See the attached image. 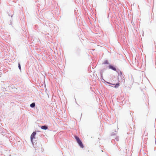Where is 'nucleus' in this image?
I'll use <instances>...</instances> for the list:
<instances>
[{"label": "nucleus", "mask_w": 156, "mask_h": 156, "mask_svg": "<svg viewBox=\"0 0 156 156\" xmlns=\"http://www.w3.org/2000/svg\"><path fill=\"white\" fill-rule=\"evenodd\" d=\"M75 137L80 147L82 148H83V144L79 137L77 136H75Z\"/></svg>", "instance_id": "nucleus-1"}, {"label": "nucleus", "mask_w": 156, "mask_h": 156, "mask_svg": "<svg viewBox=\"0 0 156 156\" xmlns=\"http://www.w3.org/2000/svg\"><path fill=\"white\" fill-rule=\"evenodd\" d=\"M36 134V133L35 132H34L30 136L31 140L32 142H33V139H35V135Z\"/></svg>", "instance_id": "nucleus-2"}, {"label": "nucleus", "mask_w": 156, "mask_h": 156, "mask_svg": "<svg viewBox=\"0 0 156 156\" xmlns=\"http://www.w3.org/2000/svg\"><path fill=\"white\" fill-rule=\"evenodd\" d=\"M109 69H112L114 71H116V69L115 68V67H114L111 65H109Z\"/></svg>", "instance_id": "nucleus-3"}, {"label": "nucleus", "mask_w": 156, "mask_h": 156, "mask_svg": "<svg viewBox=\"0 0 156 156\" xmlns=\"http://www.w3.org/2000/svg\"><path fill=\"white\" fill-rule=\"evenodd\" d=\"M41 128L42 129L46 130L48 129V127L46 126H42L41 127Z\"/></svg>", "instance_id": "nucleus-4"}, {"label": "nucleus", "mask_w": 156, "mask_h": 156, "mask_svg": "<svg viewBox=\"0 0 156 156\" xmlns=\"http://www.w3.org/2000/svg\"><path fill=\"white\" fill-rule=\"evenodd\" d=\"M35 103H33L30 105V106L32 108H33L35 106Z\"/></svg>", "instance_id": "nucleus-5"}, {"label": "nucleus", "mask_w": 156, "mask_h": 156, "mask_svg": "<svg viewBox=\"0 0 156 156\" xmlns=\"http://www.w3.org/2000/svg\"><path fill=\"white\" fill-rule=\"evenodd\" d=\"M119 83H117L115 84V87L116 88H117L118 87H119Z\"/></svg>", "instance_id": "nucleus-6"}, {"label": "nucleus", "mask_w": 156, "mask_h": 156, "mask_svg": "<svg viewBox=\"0 0 156 156\" xmlns=\"http://www.w3.org/2000/svg\"><path fill=\"white\" fill-rule=\"evenodd\" d=\"M104 64H108V61L107 60H106L104 62Z\"/></svg>", "instance_id": "nucleus-7"}, {"label": "nucleus", "mask_w": 156, "mask_h": 156, "mask_svg": "<svg viewBox=\"0 0 156 156\" xmlns=\"http://www.w3.org/2000/svg\"><path fill=\"white\" fill-rule=\"evenodd\" d=\"M18 67H19V69H21V66H20V63H19L18 64Z\"/></svg>", "instance_id": "nucleus-8"}, {"label": "nucleus", "mask_w": 156, "mask_h": 156, "mask_svg": "<svg viewBox=\"0 0 156 156\" xmlns=\"http://www.w3.org/2000/svg\"><path fill=\"white\" fill-rule=\"evenodd\" d=\"M117 133V132L116 131H115V133L114 134H113V133H112V136H113L114 135H115V134H116Z\"/></svg>", "instance_id": "nucleus-9"}, {"label": "nucleus", "mask_w": 156, "mask_h": 156, "mask_svg": "<svg viewBox=\"0 0 156 156\" xmlns=\"http://www.w3.org/2000/svg\"><path fill=\"white\" fill-rule=\"evenodd\" d=\"M108 83L109 84H112L111 83H108Z\"/></svg>", "instance_id": "nucleus-10"}, {"label": "nucleus", "mask_w": 156, "mask_h": 156, "mask_svg": "<svg viewBox=\"0 0 156 156\" xmlns=\"http://www.w3.org/2000/svg\"><path fill=\"white\" fill-rule=\"evenodd\" d=\"M120 73L121 75H122V72H120Z\"/></svg>", "instance_id": "nucleus-11"}]
</instances>
